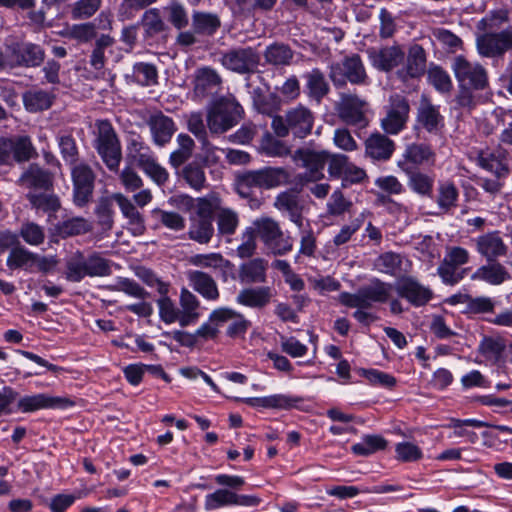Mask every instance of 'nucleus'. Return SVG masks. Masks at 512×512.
I'll list each match as a JSON object with an SVG mask.
<instances>
[{
	"mask_svg": "<svg viewBox=\"0 0 512 512\" xmlns=\"http://www.w3.org/2000/svg\"><path fill=\"white\" fill-rule=\"evenodd\" d=\"M314 121V113L299 104L289 108L283 116H274L271 127L278 137L284 138L291 133L295 138L304 139L312 133Z\"/></svg>",
	"mask_w": 512,
	"mask_h": 512,
	"instance_id": "obj_1",
	"label": "nucleus"
},
{
	"mask_svg": "<svg viewBox=\"0 0 512 512\" xmlns=\"http://www.w3.org/2000/svg\"><path fill=\"white\" fill-rule=\"evenodd\" d=\"M65 278L70 282H80L85 277H105L112 273L111 262L93 252L85 256L76 251L66 260Z\"/></svg>",
	"mask_w": 512,
	"mask_h": 512,
	"instance_id": "obj_2",
	"label": "nucleus"
},
{
	"mask_svg": "<svg viewBox=\"0 0 512 512\" xmlns=\"http://www.w3.org/2000/svg\"><path fill=\"white\" fill-rule=\"evenodd\" d=\"M244 115V109L232 95L217 99L207 111V127L211 134H223L234 127Z\"/></svg>",
	"mask_w": 512,
	"mask_h": 512,
	"instance_id": "obj_3",
	"label": "nucleus"
},
{
	"mask_svg": "<svg viewBox=\"0 0 512 512\" xmlns=\"http://www.w3.org/2000/svg\"><path fill=\"white\" fill-rule=\"evenodd\" d=\"M393 285L378 278L362 286L356 293L341 292L339 302L349 308H372L373 304L387 303L392 295Z\"/></svg>",
	"mask_w": 512,
	"mask_h": 512,
	"instance_id": "obj_4",
	"label": "nucleus"
},
{
	"mask_svg": "<svg viewBox=\"0 0 512 512\" xmlns=\"http://www.w3.org/2000/svg\"><path fill=\"white\" fill-rule=\"evenodd\" d=\"M127 159L131 164L142 169L158 185L164 184L169 178L167 170L158 164L153 151L140 137L129 140Z\"/></svg>",
	"mask_w": 512,
	"mask_h": 512,
	"instance_id": "obj_5",
	"label": "nucleus"
},
{
	"mask_svg": "<svg viewBox=\"0 0 512 512\" xmlns=\"http://www.w3.org/2000/svg\"><path fill=\"white\" fill-rule=\"evenodd\" d=\"M250 227L273 255L281 256L292 251V238L285 236L280 224L275 219L262 216L255 219Z\"/></svg>",
	"mask_w": 512,
	"mask_h": 512,
	"instance_id": "obj_6",
	"label": "nucleus"
},
{
	"mask_svg": "<svg viewBox=\"0 0 512 512\" xmlns=\"http://www.w3.org/2000/svg\"><path fill=\"white\" fill-rule=\"evenodd\" d=\"M95 149L110 171H118L122 159L121 145L110 122H97Z\"/></svg>",
	"mask_w": 512,
	"mask_h": 512,
	"instance_id": "obj_7",
	"label": "nucleus"
},
{
	"mask_svg": "<svg viewBox=\"0 0 512 512\" xmlns=\"http://www.w3.org/2000/svg\"><path fill=\"white\" fill-rule=\"evenodd\" d=\"M329 153L326 151H315L308 148L297 149L292 159L295 163L305 168L306 171L297 176L299 184L303 187L324 178L323 170L328 161Z\"/></svg>",
	"mask_w": 512,
	"mask_h": 512,
	"instance_id": "obj_8",
	"label": "nucleus"
},
{
	"mask_svg": "<svg viewBox=\"0 0 512 512\" xmlns=\"http://www.w3.org/2000/svg\"><path fill=\"white\" fill-rule=\"evenodd\" d=\"M451 69L459 87H472L474 90H484L489 85L486 68L478 62H472L462 55L456 56Z\"/></svg>",
	"mask_w": 512,
	"mask_h": 512,
	"instance_id": "obj_9",
	"label": "nucleus"
},
{
	"mask_svg": "<svg viewBox=\"0 0 512 512\" xmlns=\"http://www.w3.org/2000/svg\"><path fill=\"white\" fill-rule=\"evenodd\" d=\"M220 63L231 72L249 75L257 70L260 63V54L250 46L234 47L222 53Z\"/></svg>",
	"mask_w": 512,
	"mask_h": 512,
	"instance_id": "obj_10",
	"label": "nucleus"
},
{
	"mask_svg": "<svg viewBox=\"0 0 512 512\" xmlns=\"http://www.w3.org/2000/svg\"><path fill=\"white\" fill-rule=\"evenodd\" d=\"M329 77L336 87H343L347 81L364 84L367 79L364 64L358 54L345 57L341 62L330 66Z\"/></svg>",
	"mask_w": 512,
	"mask_h": 512,
	"instance_id": "obj_11",
	"label": "nucleus"
},
{
	"mask_svg": "<svg viewBox=\"0 0 512 512\" xmlns=\"http://www.w3.org/2000/svg\"><path fill=\"white\" fill-rule=\"evenodd\" d=\"M368 110V102L355 94H341L336 105L339 118L345 124L359 129L365 128L369 124Z\"/></svg>",
	"mask_w": 512,
	"mask_h": 512,
	"instance_id": "obj_12",
	"label": "nucleus"
},
{
	"mask_svg": "<svg viewBox=\"0 0 512 512\" xmlns=\"http://www.w3.org/2000/svg\"><path fill=\"white\" fill-rule=\"evenodd\" d=\"M477 52L482 57L499 58L505 53H512V27L499 32H487L476 38Z\"/></svg>",
	"mask_w": 512,
	"mask_h": 512,
	"instance_id": "obj_13",
	"label": "nucleus"
},
{
	"mask_svg": "<svg viewBox=\"0 0 512 512\" xmlns=\"http://www.w3.org/2000/svg\"><path fill=\"white\" fill-rule=\"evenodd\" d=\"M470 261V253L461 246L446 247L445 256L437 268V273L442 282L447 285H455L464 275L458 271V267Z\"/></svg>",
	"mask_w": 512,
	"mask_h": 512,
	"instance_id": "obj_14",
	"label": "nucleus"
},
{
	"mask_svg": "<svg viewBox=\"0 0 512 512\" xmlns=\"http://www.w3.org/2000/svg\"><path fill=\"white\" fill-rule=\"evenodd\" d=\"M96 175L86 163L71 166V179L73 184V202L78 207L88 204L93 196Z\"/></svg>",
	"mask_w": 512,
	"mask_h": 512,
	"instance_id": "obj_15",
	"label": "nucleus"
},
{
	"mask_svg": "<svg viewBox=\"0 0 512 512\" xmlns=\"http://www.w3.org/2000/svg\"><path fill=\"white\" fill-rule=\"evenodd\" d=\"M410 106L408 100L401 95L390 97L386 115L381 119V128L390 135H397L407 124Z\"/></svg>",
	"mask_w": 512,
	"mask_h": 512,
	"instance_id": "obj_16",
	"label": "nucleus"
},
{
	"mask_svg": "<svg viewBox=\"0 0 512 512\" xmlns=\"http://www.w3.org/2000/svg\"><path fill=\"white\" fill-rule=\"evenodd\" d=\"M245 183L256 188L273 189L291 183V173L284 167H265L247 172Z\"/></svg>",
	"mask_w": 512,
	"mask_h": 512,
	"instance_id": "obj_17",
	"label": "nucleus"
},
{
	"mask_svg": "<svg viewBox=\"0 0 512 512\" xmlns=\"http://www.w3.org/2000/svg\"><path fill=\"white\" fill-rule=\"evenodd\" d=\"M397 294L414 307L426 305L433 297V291L412 276L399 279L395 286Z\"/></svg>",
	"mask_w": 512,
	"mask_h": 512,
	"instance_id": "obj_18",
	"label": "nucleus"
},
{
	"mask_svg": "<svg viewBox=\"0 0 512 512\" xmlns=\"http://www.w3.org/2000/svg\"><path fill=\"white\" fill-rule=\"evenodd\" d=\"M415 127L424 129L430 134H437L444 127V117L440 113L439 106L434 105L425 94L421 96L417 107Z\"/></svg>",
	"mask_w": 512,
	"mask_h": 512,
	"instance_id": "obj_19",
	"label": "nucleus"
},
{
	"mask_svg": "<svg viewBox=\"0 0 512 512\" xmlns=\"http://www.w3.org/2000/svg\"><path fill=\"white\" fill-rule=\"evenodd\" d=\"M73 405L74 401L68 397L51 396L45 393L24 396L18 401V408L22 412H33L40 409H66Z\"/></svg>",
	"mask_w": 512,
	"mask_h": 512,
	"instance_id": "obj_20",
	"label": "nucleus"
},
{
	"mask_svg": "<svg viewBox=\"0 0 512 512\" xmlns=\"http://www.w3.org/2000/svg\"><path fill=\"white\" fill-rule=\"evenodd\" d=\"M366 52L372 66L384 72L393 70L399 66L405 58V53L399 45L382 48L372 47Z\"/></svg>",
	"mask_w": 512,
	"mask_h": 512,
	"instance_id": "obj_21",
	"label": "nucleus"
},
{
	"mask_svg": "<svg viewBox=\"0 0 512 512\" xmlns=\"http://www.w3.org/2000/svg\"><path fill=\"white\" fill-rule=\"evenodd\" d=\"M477 162L480 167L493 173L498 178L506 177L510 171V155L502 147H497L491 151H481Z\"/></svg>",
	"mask_w": 512,
	"mask_h": 512,
	"instance_id": "obj_22",
	"label": "nucleus"
},
{
	"mask_svg": "<svg viewBox=\"0 0 512 512\" xmlns=\"http://www.w3.org/2000/svg\"><path fill=\"white\" fill-rule=\"evenodd\" d=\"M147 125L152 141L158 147H164L168 144L176 132V125L173 119L160 111L149 116Z\"/></svg>",
	"mask_w": 512,
	"mask_h": 512,
	"instance_id": "obj_23",
	"label": "nucleus"
},
{
	"mask_svg": "<svg viewBox=\"0 0 512 512\" xmlns=\"http://www.w3.org/2000/svg\"><path fill=\"white\" fill-rule=\"evenodd\" d=\"M474 242L476 251L487 261L497 260L507 255L508 247L498 231L480 235L474 239Z\"/></svg>",
	"mask_w": 512,
	"mask_h": 512,
	"instance_id": "obj_24",
	"label": "nucleus"
},
{
	"mask_svg": "<svg viewBox=\"0 0 512 512\" xmlns=\"http://www.w3.org/2000/svg\"><path fill=\"white\" fill-rule=\"evenodd\" d=\"M193 84L194 94L204 98L220 90L222 77L215 69L204 66L195 71Z\"/></svg>",
	"mask_w": 512,
	"mask_h": 512,
	"instance_id": "obj_25",
	"label": "nucleus"
},
{
	"mask_svg": "<svg viewBox=\"0 0 512 512\" xmlns=\"http://www.w3.org/2000/svg\"><path fill=\"white\" fill-rule=\"evenodd\" d=\"M113 199L123 217L127 219L129 231L134 236L143 235L146 230L145 221L133 202L122 193H113Z\"/></svg>",
	"mask_w": 512,
	"mask_h": 512,
	"instance_id": "obj_26",
	"label": "nucleus"
},
{
	"mask_svg": "<svg viewBox=\"0 0 512 512\" xmlns=\"http://www.w3.org/2000/svg\"><path fill=\"white\" fill-rule=\"evenodd\" d=\"M510 278L511 275L506 267L496 260L487 261L471 275L473 281H482L493 286L501 285Z\"/></svg>",
	"mask_w": 512,
	"mask_h": 512,
	"instance_id": "obj_27",
	"label": "nucleus"
},
{
	"mask_svg": "<svg viewBox=\"0 0 512 512\" xmlns=\"http://www.w3.org/2000/svg\"><path fill=\"white\" fill-rule=\"evenodd\" d=\"M237 400L242 401L251 407L290 409L301 402L302 398L287 394H274L265 397L237 398Z\"/></svg>",
	"mask_w": 512,
	"mask_h": 512,
	"instance_id": "obj_28",
	"label": "nucleus"
},
{
	"mask_svg": "<svg viewBox=\"0 0 512 512\" xmlns=\"http://www.w3.org/2000/svg\"><path fill=\"white\" fill-rule=\"evenodd\" d=\"M459 190L452 181H440L437 186L435 202L439 212L437 215L451 214L457 207Z\"/></svg>",
	"mask_w": 512,
	"mask_h": 512,
	"instance_id": "obj_29",
	"label": "nucleus"
},
{
	"mask_svg": "<svg viewBox=\"0 0 512 512\" xmlns=\"http://www.w3.org/2000/svg\"><path fill=\"white\" fill-rule=\"evenodd\" d=\"M426 71V52L422 46L415 44L410 47L405 67L399 71V75L407 78H418Z\"/></svg>",
	"mask_w": 512,
	"mask_h": 512,
	"instance_id": "obj_30",
	"label": "nucleus"
},
{
	"mask_svg": "<svg viewBox=\"0 0 512 512\" xmlns=\"http://www.w3.org/2000/svg\"><path fill=\"white\" fill-rule=\"evenodd\" d=\"M274 207L281 212H286L289 219L299 228L303 226L302 206L298 196L292 191H283L277 195Z\"/></svg>",
	"mask_w": 512,
	"mask_h": 512,
	"instance_id": "obj_31",
	"label": "nucleus"
},
{
	"mask_svg": "<svg viewBox=\"0 0 512 512\" xmlns=\"http://www.w3.org/2000/svg\"><path fill=\"white\" fill-rule=\"evenodd\" d=\"M395 149L394 142L387 136L375 133L365 141L366 155L374 160H388Z\"/></svg>",
	"mask_w": 512,
	"mask_h": 512,
	"instance_id": "obj_32",
	"label": "nucleus"
},
{
	"mask_svg": "<svg viewBox=\"0 0 512 512\" xmlns=\"http://www.w3.org/2000/svg\"><path fill=\"white\" fill-rule=\"evenodd\" d=\"M180 304V326L186 327L195 324L200 318V301L188 289L182 288L179 297Z\"/></svg>",
	"mask_w": 512,
	"mask_h": 512,
	"instance_id": "obj_33",
	"label": "nucleus"
},
{
	"mask_svg": "<svg viewBox=\"0 0 512 512\" xmlns=\"http://www.w3.org/2000/svg\"><path fill=\"white\" fill-rule=\"evenodd\" d=\"M268 263L262 258H254L240 265L238 278L241 283L253 284L266 281Z\"/></svg>",
	"mask_w": 512,
	"mask_h": 512,
	"instance_id": "obj_34",
	"label": "nucleus"
},
{
	"mask_svg": "<svg viewBox=\"0 0 512 512\" xmlns=\"http://www.w3.org/2000/svg\"><path fill=\"white\" fill-rule=\"evenodd\" d=\"M188 279L193 289L203 298L215 301L219 298V290L215 280L207 273L202 271H190Z\"/></svg>",
	"mask_w": 512,
	"mask_h": 512,
	"instance_id": "obj_35",
	"label": "nucleus"
},
{
	"mask_svg": "<svg viewBox=\"0 0 512 512\" xmlns=\"http://www.w3.org/2000/svg\"><path fill=\"white\" fill-rule=\"evenodd\" d=\"M303 77L306 80L305 87L308 97L320 103L330 91L324 73L320 69L314 68L305 73Z\"/></svg>",
	"mask_w": 512,
	"mask_h": 512,
	"instance_id": "obj_36",
	"label": "nucleus"
},
{
	"mask_svg": "<svg viewBox=\"0 0 512 512\" xmlns=\"http://www.w3.org/2000/svg\"><path fill=\"white\" fill-rule=\"evenodd\" d=\"M270 299V288L262 286L241 290L236 297V302L251 308H262L270 302Z\"/></svg>",
	"mask_w": 512,
	"mask_h": 512,
	"instance_id": "obj_37",
	"label": "nucleus"
},
{
	"mask_svg": "<svg viewBox=\"0 0 512 512\" xmlns=\"http://www.w3.org/2000/svg\"><path fill=\"white\" fill-rule=\"evenodd\" d=\"M25 188L48 189L51 185V176L36 164H31L18 180Z\"/></svg>",
	"mask_w": 512,
	"mask_h": 512,
	"instance_id": "obj_38",
	"label": "nucleus"
},
{
	"mask_svg": "<svg viewBox=\"0 0 512 512\" xmlns=\"http://www.w3.org/2000/svg\"><path fill=\"white\" fill-rule=\"evenodd\" d=\"M265 62L269 65L280 67L291 64L294 52L289 45L275 42L266 47L263 53Z\"/></svg>",
	"mask_w": 512,
	"mask_h": 512,
	"instance_id": "obj_39",
	"label": "nucleus"
},
{
	"mask_svg": "<svg viewBox=\"0 0 512 512\" xmlns=\"http://www.w3.org/2000/svg\"><path fill=\"white\" fill-rule=\"evenodd\" d=\"M176 140L178 148L170 154L169 163L177 169L191 158L195 142L189 135L184 133L179 134Z\"/></svg>",
	"mask_w": 512,
	"mask_h": 512,
	"instance_id": "obj_40",
	"label": "nucleus"
},
{
	"mask_svg": "<svg viewBox=\"0 0 512 512\" xmlns=\"http://www.w3.org/2000/svg\"><path fill=\"white\" fill-rule=\"evenodd\" d=\"M19 67H37L45 58L44 50L37 44L18 42Z\"/></svg>",
	"mask_w": 512,
	"mask_h": 512,
	"instance_id": "obj_41",
	"label": "nucleus"
},
{
	"mask_svg": "<svg viewBox=\"0 0 512 512\" xmlns=\"http://www.w3.org/2000/svg\"><path fill=\"white\" fill-rule=\"evenodd\" d=\"M409 188L421 196L431 197L434 178L417 170H406Z\"/></svg>",
	"mask_w": 512,
	"mask_h": 512,
	"instance_id": "obj_42",
	"label": "nucleus"
},
{
	"mask_svg": "<svg viewBox=\"0 0 512 512\" xmlns=\"http://www.w3.org/2000/svg\"><path fill=\"white\" fill-rule=\"evenodd\" d=\"M53 95L47 91L35 89L24 93L23 103L30 112H38L51 107Z\"/></svg>",
	"mask_w": 512,
	"mask_h": 512,
	"instance_id": "obj_43",
	"label": "nucleus"
},
{
	"mask_svg": "<svg viewBox=\"0 0 512 512\" xmlns=\"http://www.w3.org/2000/svg\"><path fill=\"white\" fill-rule=\"evenodd\" d=\"M220 25L219 17L213 13L194 12L192 16V26L198 34L213 35Z\"/></svg>",
	"mask_w": 512,
	"mask_h": 512,
	"instance_id": "obj_44",
	"label": "nucleus"
},
{
	"mask_svg": "<svg viewBox=\"0 0 512 512\" xmlns=\"http://www.w3.org/2000/svg\"><path fill=\"white\" fill-rule=\"evenodd\" d=\"M188 234L190 239L200 244L209 243L214 235L212 218H193Z\"/></svg>",
	"mask_w": 512,
	"mask_h": 512,
	"instance_id": "obj_45",
	"label": "nucleus"
},
{
	"mask_svg": "<svg viewBox=\"0 0 512 512\" xmlns=\"http://www.w3.org/2000/svg\"><path fill=\"white\" fill-rule=\"evenodd\" d=\"M91 228L89 221L83 217H71L59 222L56 226L57 233L62 237L85 234Z\"/></svg>",
	"mask_w": 512,
	"mask_h": 512,
	"instance_id": "obj_46",
	"label": "nucleus"
},
{
	"mask_svg": "<svg viewBox=\"0 0 512 512\" xmlns=\"http://www.w3.org/2000/svg\"><path fill=\"white\" fill-rule=\"evenodd\" d=\"M35 253L22 246L13 247L7 257L6 264L10 269L31 270Z\"/></svg>",
	"mask_w": 512,
	"mask_h": 512,
	"instance_id": "obj_47",
	"label": "nucleus"
},
{
	"mask_svg": "<svg viewBox=\"0 0 512 512\" xmlns=\"http://www.w3.org/2000/svg\"><path fill=\"white\" fill-rule=\"evenodd\" d=\"M113 194L107 197H101L95 207V215L98 224L104 230H110L114 224Z\"/></svg>",
	"mask_w": 512,
	"mask_h": 512,
	"instance_id": "obj_48",
	"label": "nucleus"
},
{
	"mask_svg": "<svg viewBox=\"0 0 512 512\" xmlns=\"http://www.w3.org/2000/svg\"><path fill=\"white\" fill-rule=\"evenodd\" d=\"M387 441L380 435H365L359 443L354 444L351 449L354 454L369 456L379 450L385 449Z\"/></svg>",
	"mask_w": 512,
	"mask_h": 512,
	"instance_id": "obj_49",
	"label": "nucleus"
},
{
	"mask_svg": "<svg viewBox=\"0 0 512 512\" xmlns=\"http://www.w3.org/2000/svg\"><path fill=\"white\" fill-rule=\"evenodd\" d=\"M404 157L414 164L423 165L433 163L435 153L427 144H411L406 148Z\"/></svg>",
	"mask_w": 512,
	"mask_h": 512,
	"instance_id": "obj_50",
	"label": "nucleus"
},
{
	"mask_svg": "<svg viewBox=\"0 0 512 512\" xmlns=\"http://www.w3.org/2000/svg\"><path fill=\"white\" fill-rule=\"evenodd\" d=\"M216 222L220 235H232L239 225L238 214L232 209L221 208L216 214Z\"/></svg>",
	"mask_w": 512,
	"mask_h": 512,
	"instance_id": "obj_51",
	"label": "nucleus"
},
{
	"mask_svg": "<svg viewBox=\"0 0 512 512\" xmlns=\"http://www.w3.org/2000/svg\"><path fill=\"white\" fill-rule=\"evenodd\" d=\"M189 262L197 267L210 269H227L230 261L223 258L220 253L196 254L190 257Z\"/></svg>",
	"mask_w": 512,
	"mask_h": 512,
	"instance_id": "obj_52",
	"label": "nucleus"
},
{
	"mask_svg": "<svg viewBox=\"0 0 512 512\" xmlns=\"http://www.w3.org/2000/svg\"><path fill=\"white\" fill-rule=\"evenodd\" d=\"M428 82L442 94L449 93L452 88V80L449 74L440 66L433 65L427 71Z\"/></svg>",
	"mask_w": 512,
	"mask_h": 512,
	"instance_id": "obj_53",
	"label": "nucleus"
},
{
	"mask_svg": "<svg viewBox=\"0 0 512 512\" xmlns=\"http://www.w3.org/2000/svg\"><path fill=\"white\" fill-rule=\"evenodd\" d=\"M114 44V39L109 35H101L97 38L95 46L90 55V65L95 70H101L105 66V51Z\"/></svg>",
	"mask_w": 512,
	"mask_h": 512,
	"instance_id": "obj_54",
	"label": "nucleus"
},
{
	"mask_svg": "<svg viewBox=\"0 0 512 512\" xmlns=\"http://www.w3.org/2000/svg\"><path fill=\"white\" fill-rule=\"evenodd\" d=\"M401 264L402 260L399 254L385 252L375 259L374 269L380 273L393 276L400 269Z\"/></svg>",
	"mask_w": 512,
	"mask_h": 512,
	"instance_id": "obj_55",
	"label": "nucleus"
},
{
	"mask_svg": "<svg viewBox=\"0 0 512 512\" xmlns=\"http://www.w3.org/2000/svg\"><path fill=\"white\" fill-rule=\"evenodd\" d=\"M133 77L142 86H152L157 83L158 72L155 65L139 62L133 66Z\"/></svg>",
	"mask_w": 512,
	"mask_h": 512,
	"instance_id": "obj_56",
	"label": "nucleus"
},
{
	"mask_svg": "<svg viewBox=\"0 0 512 512\" xmlns=\"http://www.w3.org/2000/svg\"><path fill=\"white\" fill-rule=\"evenodd\" d=\"M234 492L229 489H218L205 496L204 508L207 511L233 505Z\"/></svg>",
	"mask_w": 512,
	"mask_h": 512,
	"instance_id": "obj_57",
	"label": "nucleus"
},
{
	"mask_svg": "<svg viewBox=\"0 0 512 512\" xmlns=\"http://www.w3.org/2000/svg\"><path fill=\"white\" fill-rule=\"evenodd\" d=\"M36 154L35 149L29 137L21 136L12 139V156L18 162L30 160Z\"/></svg>",
	"mask_w": 512,
	"mask_h": 512,
	"instance_id": "obj_58",
	"label": "nucleus"
},
{
	"mask_svg": "<svg viewBox=\"0 0 512 512\" xmlns=\"http://www.w3.org/2000/svg\"><path fill=\"white\" fill-rule=\"evenodd\" d=\"M141 23L145 30V37H154L165 29V23L161 19L159 11L155 8L144 13Z\"/></svg>",
	"mask_w": 512,
	"mask_h": 512,
	"instance_id": "obj_59",
	"label": "nucleus"
},
{
	"mask_svg": "<svg viewBox=\"0 0 512 512\" xmlns=\"http://www.w3.org/2000/svg\"><path fill=\"white\" fill-rule=\"evenodd\" d=\"M159 317L165 324L178 322L180 324V309L169 297H160L157 300Z\"/></svg>",
	"mask_w": 512,
	"mask_h": 512,
	"instance_id": "obj_60",
	"label": "nucleus"
},
{
	"mask_svg": "<svg viewBox=\"0 0 512 512\" xmlns=\"http://www.w3.org/2000/svg\"><path fill=\"white\" fill-rule=\"evenodd\" d=\"M20 237L31 246H39L45 240L44 228L33 222H26L21 225Z\"/></svg>",
	"mask_w": 512,
	"mask_h": 512,
	"instance_id": "obj_61",
	"label": "nucleus"
},
{
	"mask_svg": "<svg viewBox=\"0 0 512 512\" xmlns=\"http://www.w3.org/2000/svg\"><path fill=\"white\" fill-rule=\"evenodd\" d=\"M463 303L466 304V312L470 314H484L494 310L495 303L490 297L479 296L471 297L464 296Z\"/></svg>",
	"mask_w": 512,
	"mask_h": 512,
	"instance_id": "obj_62",
	"label": "nucleus"
},
{
	"mask_svg": "<svg viewBox=\"0 0 512 512\" xmlns=\"http://www.w3.org/2000/svg\"><path fill=\"white\" fill-rule=\"evenodd\" d=\"M59 149L64 161L70 166L80 163L79 153L74 138L70 135H63L59 137Z\"/></svg>",
	"mask_w": 512,
	"mask_h": 512,
	"instance_id": "obj_63",
	"label": "nucleus"
},
{
	"mask_svg": "<svg viewBox=\"0 0 512 512\" xmlns=\"http://www.w3.org/2000/svg\"><path fill=\"white\" fill-rule=\"evenodd\" d=\"M102 0H78L71 9L74 19H87L93 16L100 8Z\"/></svg>",
	"mask_w": 512,
	"mask_h": 512,
	"instance_id": "obj_64",
	"label": "nucleus"
}]
</instances>
